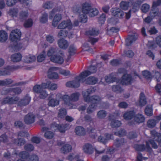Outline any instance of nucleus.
I'll return each mask as SVG.
<instances>
[{
  "instance_id": "nucleus-1",
  "label": "nucleus",
  "mask_w": 161,
  "mask_h": 161,
  "mask_svg": "<svg viewBox=\"0 0 161 161\" xmlns=\"http://www.w3.org/2000/svg\"><path fill=\"white\" fill-rule=\"evenodd\" d=\"M96 90L95 87H92L88 89L86 92H82L84 101L92 103L87 110V113L89 114L92 113L96 109L97 104L101 100V97L98 96L94 95L90 96L91 94L95 92Z\"/></svg>"
},
{
  "instance_id": "nucleus-2",
  "label": "nucleus",
  "mask_w": 161,
  "mask_h": 161,
  "mask_svg": "<svg viewBox=\"0 0 161 161\" xmlns=\"http://www.w3.org/2000/svg\"><path fill=\"white\" fill-rule=\"evenodd\" d=\"M56 52L55 48L51 47L47 52V55L51 62L61 65L64 62V54L62 53H56Z\"/></svg>"
},
{
  "instance_id": "nucleus-3",
  "label": "nucleus",
  "mask_w": 161,
  "mask_h": 161,
  "mask_svg": "<svg viewBox=\"0 0 161 161\" xmlns=\"http://www.w3.org/2000/svg\"><path fill=\"white\" fill-rule=\"evenodd\" d=\"M80 94L78 92H76L72 93L70 96L65 94L62 95L60 93H58L56 95V96L59 97L63 101L64 103L70 107V108L73 107V104L71 102H76L78 100Z\"/></svg>"
},
{
  "instance_id": "nucleus-4",
  "label": "nucleus",
  "mask_w": 161,
  "mask_h": 161,
  "mask_svg": "<svg viewBox=\"0 0 161 161\" xmlns=\"http://www.w3.org/2000/svg\"><path fill=\"white\" fill-rule=\"evenodd\" d=\"M92 6L91 3L85 2L82 5V14H80L79 16V20L82 23H86L87 21V17L86 14L90 12Z\"/></svg>"
},
{
  "instance_id": "nucleus-5",
  "label": "nucleus",
  "mask_w": 161,
  "mask_h": 161,
  "mask_svg": "<svg viewBox=\"0 0 161 161\" xmlns=\"http://www.w3.org/2000/svg\"><path fill=\"white\" fill-rule=\"evenodd\" d=\"M130 1L131 3L132 8L131 9H130L129 11L128 12L126 13L125 18L127 19H128L130 18L131 12L136 13L139 10L140 6L142 3V2L141 0H134L133 3Z\"/></svg>"
},
{
  "instance_id": "nucleus-6",
  "label": "nucleus",
  "mask_w": 161,
  "mask_h": 161,
  "mask_svg": "<svg viewBox=\"0 0 161 161\" xmlns=\"http://www.w3.org/2000/svg\"><path fill=\"white\" fill-rule=\"evenodd\" d=\"M119 83L122 85H129L132 84L133 78L130 74H124L120 79H118Z\"/></svg>"
},
{
  "instance_id": "nucleus-7",
  "label": "nucleus",
  "mask_w": 161,
  "mask_h": 161,
  "mask_svg": "<svg viewBox=\"0 0 161 161\" xmlns=\"http://www.w3.org/2000/svg\"><path fill=\"white\" fill-rule=\"evenodd\" d=\"M69 124L68 123L59 124L55 122H53L51 124V127L56 128L59 132L63 133H64L69 128Z\"/></svg>"
},
{
  "instance_id": "nucleus-8",
  "label": "nucleus",
  "mask_w": 161,
  "mask_h": 161,
  "mask_svg": "<svg viewBox=\"0 0 161 161\" xmlns=\"http://www.w3.org/2000/svg\"><path fill=\"white\" fill-rule=\"evenodd\" d=\"M21 33L19 30L15 29L13 30L10 35L9 38L13 42H17L20 40Z\"/></svg>"
},
{
  "instance_id": "nucleus-9",
  "label": "nucleus",
  "mask_w": 161,
  "mask_h": 161,
  "mask_svg": "<svg viewBox=\"0 0 161 161\" xmlns=\"http://www.w3.org/2000/svg\"><path fill=\"white\" fill-rule=\"evenodd\" d=\"M20 68L19 66H7L3 70H0V76L10 75L11 72Z\"/></svg>"
},
{
  "instance_id": "nucleus-10",
  "label": "nucleus",
  "mask_w": 161,
  "mask_h": 161,
  "mask_svg": "<svg viewBox=\"0 0 161 161\" xmlns=\"http://www.w3.org/2000/svg\"><path fill=\"white\" fill-rule=\"evenodd\" d=\"M155 42H156L154 41H148L147 43L148 47L150 49H154L158 45L161 47V35L156 37Z\"/></svg>"
},
{
  "instance_id": "nucleus-11",
  "label": "nucleus",
  "mask_w": 161,
  "mask_h": 161,
  "mask_svg": "<svg viewBox=\"0 0 161 161\" xmlns=\"http://www.w3.org/2000/svg\"><path fill=\"white\" fill-rule=\"evenodd\" d=\"M72 24L70 19L62 21L58 26V28L59 29H67L70 30L72 28Z\"/></svg>"
},
{
  "instance_id": "nucleus-12",
  "label": "nucleus",
  "mask_w": 161,
  "mask_h": 161,
  "mask_svg": "<svg viewBox=\"0 0 161 161\" xmlns=\"http://www.w3.org/2000/svg\"><path fill=\"white\" fill-rule=\"evenodd\" d=\"M19 99V98L18 97L14 98L12 97H10L8 96L3 98L2 101V103L3 104H12L15 103L16 102L18 101Z\"/></svg>"
},
{
  "instance_id": "nucleus-13",
  "label": "nucleus",
  "mask_w": 161,
  "mask_h": 161,
  "mask_svg": "<svg viewBox=\"0 0 161 161\" xmlns=\"http://www.w3.org/2000/svg\"><path fill=\"white\" fill-rule=\"evenodd\" d=\"M35 120V116L32 113H29L25 115L24 120L25 123L27 125L33 123Z\"/></svg>"
},
{
  "instance_id": "nucleus-14",
  "label": "nucleus",
  "mask_w": 161,
  "mask_h": 161,
  "mask_svg": "<svg viewBox=\"0 0 161 161\" xmlns=\"http://www.w3.org/2000/svg\"><path fill=\"white\" fill-rule=\"evenodd\" d=\"M109 119L111 121L110 125L113 128H118L121 125V121L118 120H116L114 116L112 114L109 115Z\"/></svg>"
},
{
  "instance_id": "nucleus-15",
  "label": "nucleus",
  "mask_w": 161,
  "mask_h": 161,
  "mask_svg": "<svg viewBox=\"0 0 161 161\" xmlns=\"http://www.w3.org/2000/svg\"><path fill=\"white\" fill-rule=\"evenodd\" d=\"M111 12L113 16L120 19L122 18L124 15V13L119 8H112L111 9Z\"/></svg>"
},
{
  "instance_id": "nucleus-16",
  "label": "nucleus",
  "mask_w": 161,
  "mask_h": 161,
  "mask_svg": "<svg viewBox=\"0 0 161 161\" xmlns=\"http://www.w3.org/2000/svg\"><path fill=\"white\" fill-rule=\"evenodd\" d=\"M31 98L29 95L27 94L23 99H21L18 102V105L20 106H26L30 103Z\"/></svg>"
},
{
  "instance_id": "nucleus-17",
  "label": "nucleus",
  "mask_w": 161,
  "mask_h": 161,
  "mask_svg": "<svg viewBox=\"0 0 161 161\" xmlns=\"http://www.w3.org/2000/svg\"><path fill=\"white\" fill-rule=\"evenodd\" d=\"M76 80H72L66 82V86L73 88L79 87L80 85V82L81 81L80 79V80L78 79H75Z\"/></svg>"
},
{
  "instance_id": "nucleus-18",
  "label": "nucleus",
  "mask_w": 161,
  "mask_h": 161,
  "mask_svg": "<svg viewBox=\"0 0 161 161\" xmlns=\"http://www.w3.org/2000/svg\"><path fill=\"white\" fill-rule=\"evenodd\" d=\"M135 114V112L133 110L127 111L123 114V117L125 120H129L134 118Z\"/></svg>"
},
{
  "instance_id": "nucleus-19",
  "label": "nucleus",
  "mask_w": 161,
  "mask_h": 161,
  "mask_svg": "<svg viewBox=\"0 0 161 161\" xmlns=\"http://www.w3.org/2000/svg\"><path fill=\"white\" fill-rule=\"evenodd\" d=\"M83 150L84 152L88 154H92L94 151V148L90 144L86 143L83 146Z\"/></svg>"
},
{
  "instance_id": "nucleus-20",
  "label": "nucleus",
  "mask_w": 161,
  "mask_h": 161,
  "mask_svg": "<svg viewBox=\"0 0 161 161\" xmlns=\"http://www.w3.org/2000/svg\"><path fill=\"white\" fill-rule=\"evenodd\" d=\"M30 155L27 152L25 151L20 152L18 154V156L20 158L17 160V161H26L28 159Z\"/></svg>"
},
{
  "instance_id": "nucleus-21",
  "label": "nucleus",
  "mask_w": 161,
  "mask_h": 161,
  "mask_svg": "<svg viewBox=\"0 0 161 161\" xmlns=\"http://www.w3.org/2000/svg\"><path fill=\"white\" fill-rule=\"evenodd\" d=\"M105 81L108 84L116 82L117 83H119L118 79L116 77L113 76L112 74L106 75L104 77Z\"/></svg>"
},
{
  "instance_id": "nucleus-22",
  "label": "nucleus",
  "mask_w": 161,
  "mask_h": 161,
  "mask_svg": "<svg viewBox=\"0 0 161 161\" xmlns=\"http://www.w3.org/2000/svg\"><path fill=\"white\" fill-rule=\"evenodd\" d=\"M42 86L45 88H47L51 90H55L57 87V84L51 83L50 81H47L46 83H42Z\"/></svg>"
},
{
  "instance_id": "nucleus-23",
  "label": "nucleus",
  "mask_w": 161,
  "mask_h": 161,
  "mask_svg": "<svg viewBox=\"0 0 161 161\" xmlns=\"http://www.w3.org/2000/svg\"><path fill=\"white\" fill-rule=\"evenodd\" d=\"M56 67H50L48 70V77L50 79H57L58 78V74L56 72H53Z\"/></svg>"
},
{
  "instance_id": "nucleus-24",
  "label": "nucleus",
  "mask_w": 161,
  "mask_h": 161,
  "mask_svg": "<svg viewBox=\"0 0 161 161\" xmlns=\"http://www.w3.org/2000/svg\"><path fill=\"white\" fill-rule=\"evenodd\" d=\"M147 103V98L144 93L141 92L139 96V100L138 103V106L142 107L144 106Z\"/></svg>"
},
{
  "instance_id": "nucleus-25",
  "label": "nucleus",
  "mask_w": 161,
  "mask_h": 161,
  "mask_svg": "<svg viewBox=\"0 0 161 161\" xmlns=\"http://www.w3.org/2000/svg\"><path fill=\"white\" fill-rule=\"evenodd\" d=\"M75 134L79 136H84L86 133V131L85 129L81 126H76L75 129Z\"/></svg>"
},
{
  "instance_id": "nucleus-26",
  "label": "nucleus",
  "mask_w": 161,
  "mask_h": 161,
  "mask_svg": "<svg viewBox=\"0 0 161 161\" xmlns=\"http://www.w3.org/2000/svg\"><path fill=\"white\" fill-rule=\"evenodd\" d=\"M134 120L137 124H140L145 121V118L142 114L138 113L135 115Z\"/></svg>"
},
{
  "instance_id": "nucleus-27",
  "label": "nucleus",
  "mask_w": 161,
  "mask_h": 161,
  "mask_svg": "<svg viewBox=\"0 0 161 161\" xmlns=\"http://www.w3.org/2000/svg\"><path fill=\"white\" fill-rule=\"evenodd\" d=\"M151 134L154 137L156 141L158 142L159 145L161 147V134L158 133L155 130L151 131Z\"/></svg>"
},
{
  "instance_id": "nucleus-28",
  "label": "nucleus",
  "mask_w": 161,
  "mask_h": 161,
  "mask_svg": "<svg viewBox=\"0 0 161 161\" xmlns=\"http://www.w3.org/2000/svg\"><path fill=\"white\" fill-rule=\"evenodd\" d=\"M58 44L60 48L64 49L67 48L69 46L67 41L63 38L58 40Z\"/></svg>"
},
{
  "instance_id": "nucleus-29",
  "label": "nucleus",
  "mask_w": 161,
  "mask_h": 161,
  "mask_svg": "<svg viewBox=\"0 0 161 161\" xmlns=\"http://www.w3.org/2000/svg\"><path fill=\"white\" fill-rule=\"evenodd\" d=\"M98 81V78L94 76H89L85 80L86 83L90 85H95Z\"/></svg>"
},
{
  "instance_id": "nucleus-30",
  "label": "nucleus",
  "mask_w": 161,
  "mask_h": 161,
  "mask_svg": "<svg viewBox=\"0 0 161 161\" xmlns=\"http://www.w3.org/2000/svg\"><path fill=\"white\" fill-rule=\"evenodd\" d=\"M91 75V73L88 70H85L80 74L79 76L75 77V79H78L80 80V79L81 80H83L86 77Z\"/></svg>"
},
{
  "instance_id": "nucleus-31",
  "label": "nucleus",
  "mask_w": 161,
  "mask_h": 161,
  "mask_svg": "<svg viewBox=\"0 0 161 161\" xmlns=\"http://www.w3.org/2000/svg\"><path fill=\"white\" fill-rule=\"evenodd\" d=\"M99 32L98 30L95 28H93L91 30L86 31L85 32V35L87 36H96L98 35Z\"/></svg>"
},
{
  "instance_id": "nucleus-32",
  "label": "nucleus",
  "mask_w": 161,
  "mask_h": 161,
  "mask_svg": "<svg viewBox=\"0 0 161 161\" xmlns=\"http://www.w3.org/2000/svg\"><path fill=\"white\" fill-rule=\"evenodd\" d=\"M104 136L105 137L101 136V142L104 144L106 143L108 140L114 139L113 135L111 134L106 133L105 134Z\"/></svg>"
},
{
  "instance_id": "nucleus-33",
  "label": "nucleus",
  "mask_w": 161,
  "mask_h": 161,
  "mask_svg": "<svg viewBox=\"0 0 161 161\" xmlns=\"http://www.w3.org/2000/svg\"><path fill=\"white\" fill-rule=\"evenodd\" d=\"M22 57L21 54L20 53H17L12 55L11 58L12 61L14 62H17L21 60Z\"/></svg>"
},
{
  "instance_id": "nucleus-34",
  "label": "nucleus",
  "mask_w": 161,
  "mask_h": 161,
  "mask_svg": "<svg viewBox=\"0 0 161 161\" xmlns=\"http://www.w3.org/2000/svg\"><path fill=\"white\" fill-rule=\"evenodd\" d=\"M72 147L69 144L64 145L61 148V151L64 154H67L71 151Z\"/></svg>"
},
{
  "instance_id": "nucleus-35",
  "label": "nucleus",
  "mask_w": 161,
  "mask_h": 161,
  "mask_svg": "<svg viewBox=\"0 0 161 161\" xmlns=\"http://www.w3.org/2000/svg\"><path fill=\"white\" fill-rule=\"evenodd\" d=\"M62 19V16L61 14H56L54 16L53 22L52 25L54 27H56L57 25L58 22Z\"/></svg>"
},
{
  "instance_id": "nucleus-36",
  "label": "nucleus",
  "mask_w": 161,
  "mask_h": 161,
  "mask_svg": "<svg viewBox=\"0 0 161 161\" xmlns=\"http://www.w3.org/2000/svg\"><path fill=\"white\" fill-rule=\"evenodd\" d=\"M136 40V38L134 36L130 35L125 40V45L127 46H130Z\"/></svg>"
},
{
  "instance_id": "nucleus-37",
  "label": "nucleus",
  "mask_w": 161,
  "mask_h": 161,
  "mask_svg": "<svg viewBox=\"0 0 161 161\" xmlns=\"http://www.w3.org/2000/svg\"><path fill=\"white\" fill-rule=\"evenodd\" d=\"M145 114L149 116L153 115V108L152 105H147L146 107L144 110Z\"/></svg>"
},
{
  "instance_id": "nucleus-38",
  "label": "nucleus",
  "mask_w": 161,
  "mask_h": 161,
  "mask_svg": "<svg viewBox=\"0 0 161 161\" xmlns=\"http://www.w3.org/2000/svg\"><path fill=\"white\" fill-rule=\"evenodd\" d=\"M125 139H116L114 142V145L117 147H119L123 145L125 142Z\"/></svg>"
},
{
  "instance_id": "nucleus-39",
  "label": "nucleus",
  "mask_w": 161,
  "mask_h": 161,
  "mask_svg": "<svg viewBox=\"0 0 161 161\" xmlns=\"http://www.w3.org/2000/svg\"><path fill=\"white\" fill-rule=\"evenodd\" d=\"M8 37L7 32L4 31H0V42H4L7 39Z\"/></svg>"
},
{
  "instance_id": "nucleus-40",
  "label": "nucleus",
  "mask_w": 161,
  "mask_h": 161,
  "mask_svg": "<svg viewBox=\"0 0 161 161\" xmlns=\"http://www.w3.org/2000/svg\"><path fill=\"white\" fill-rule=\"evenodd\" d=\"M142 74L144 77L147 80H151L152 76L151 72L147 70H144L142 72Z\"/></svg>"
},
{
  "instance_id": "nucleus-41",
  "label": "nucleus",
  "mask_w": 161,
  "mask_h": 161,
  "mask_svg": "<svg viewBox=\"0 0 161 161\" xmlns=\"http://www.w3.org/2000/svg\"><path fill=\"white\" fill-rule=\"evenodd\" d=\"M43 89H45L42 86V83L41 85H36L33 87V91L36 93H40L43 90Z\"/></svg>"
},
{
  "instance_id": "nucleus-42",
  "label": "nucleus",
  "mask_w": 161,
  "mask_h": 161,
  "mask_svg": "<svg viewBox=\"0 0 161 161\" xmlns=\"http://www.w3.org/2000/svg\"><path fill=\"white\" fill-rule=\"evenodd\" d=\"M14 142L17 145L22 146L24 145L25 143V140L22 138L15 139L14 140Z\"/></svg>"
},
{
  "instance_id": "nucleus-43",
  "label": "nucleus",
  "mask_w": 161,
  "mask_h": 161,
  "mask_svg": "<svg viewBox=\"0 0 161 161\" xmlns=\"http://www.w3.org/2000/svg\"><path fill=\"white\" fill-rule=\"evenodd\" d=\"M59 103L58 100L54 98H51L49 100L48 103V105L49 106L54 107L58 105Z\"/></svg>"
},
{
  "instance_id": "nucleus-44",
  "label": "nucleus",
  "mask_w": 161,
  "mask_h": 161,
  "mask_svg": "<svg viewBox=\"0 0 161 161\" xmlns=\"http://www.w3.org/2000/svg\"><path fill=\"white\" fill-rule=\"evenodd\" d=\"M129 1V2L121 1L120 4V8L124 10H127L129 7L130 3H131L130 1Z\"/></svg>"
},
{
  "instance_id": "nucleus-45",
  "label": "nucleus",
  "mask_w": 161,
  "mask_h": 161,
  "mask_svg": "<svg viewBox=\"0 0 161 161\" xmlns=\"http://www.w3.org/2000/svg\"><path fill=\"white\" fill-rule=\"evenodd\" d=\"M45 114V109L43 107H41L38 109V113L36 114V116L37 118H42Z\"/></svg>"
},
{
  "instance_id": "nucleus-46",
  "label": "nucleus",
  "mask_w": 161,
  "mask_h": 161,
  "mask_svg": "<svg viewBox=\"0 0 161 161\" xmlns=\"http://www.w3.org/2000/svg\"><path fill=\"white\" fill-rule=\"evenodd\" d=\"M134 148L138 151L143 152L145 151V145L144 144H136L134 146Z\"/></svg>"
},
{
  "instance_id": "nucleus-47",
  "label": "nucleus",
  "mask_w": 161,
  "mask_h": 161,
  "mask_svg": "<svg viewBox=\"0 0 161 161\" xmlns=\"http://www.w3.org/2000/svg\"><path fill=\"white\" fill-rule=\"evenodd\" d=\"M157 121L155 119H151L148 120L147 122V126L150 128H153L157 124Z\"/></svg>"
},
{
  "instance_id": "nucleus-48",
  "label": "nucleus",
  "mask_w": 161,
  "mask_h": 161,
  "mask_svg": "<svg viewBox=\"0 0 161 161\" xmlns=\"http://www.w3.org/2000/svg\"><path fill=\"white\" fill-rule=\"evenodd\" d=\"M126 131L125 130L122 129H121L118 131L115 132L114 133V135L120 137L124 136L126 135Z\"/></svg>"
},
{
  "instance_id": "nucleus-49",
  "label": "nucleus",
  "mask_w": 161,
  "mask_h": 161,
  "mask_svg": "<svg viewBox=\"0 0 161 161\" xmlns=\"http://www.w3.org/2000/svg\"><path fill=\"white\" fill-rule=\"evenodd\" d=\"M67 114V111L66 109L64 108H60L58 114V117L61 119L64 118Z\"/></svg>"
},
{
  "instance_id": "nucleus-50",
  "label": "nucleus",
  "mask_w": 161,
  "mask_h": 161,
  "mask_svg": "<svg viewBox=\"0 0 161 161\" xmlns=\"http://www.w3.org/2000/svg\"><path fill=\"white\" fill-rule=\"evenodd\" d=\"M112 89L113 91L115 92L121 93L123 91V89L119 85H114L112 86Z\"/></svg>"
},
{
  "instance_id": "nucleus-51",
  "label": "nucleus",
  "mask_w": 161,
  "mask_h": 161,
  "mask_svg": "<svg viewBox=\"0 0 161 161\" xmlns=\"http://www.w3.org/2000/svg\"><path fill=\"white\" fill-rule=\"evenodd\" d=\"M76 49L72 45H70L69 49V55L68 58H70L76 53Z\"/></svg>"
},
{
  "instance_id": "nucleus-52",
  "label": "nucleus",
  "mask_w": 161,
  "mask_h": 161,
  "mask_svg": "<svg viewBox=\"0 0 161 161\" xmlns=\"http://www.w3.org/2000/svg\"><path fill=\"white\" fill-rule=\"evenodd\" d=\"M40 21L42 24H45L48 21V14L45 13L42 14V17L40 18Z\"/></svg>"
},
{
  "instance_id": "nucleus-53",
  "label": "nucleus",
  "mask_w": 161,
  "mask_h": 161,
  "mask_svg": "<svg viewBox=\"0 0 161 161\" xmlns=\"http://www.w3.org/2000/svg\"><path fill=\"white\" fill-rule=\"evenodd\" d=\"M33 24V21L32 19H29L26 20L24 24V26L25 28L31 27Z\"/></svg>"
},
{
  "instance_id": "nucleus-54",
  "label": "nucleus",
  "mask_w": 161,
  "mask_h": 161,
  "mask_svg": "<svg viewBox=\"0 0 161 161\" xmlns=\"http://www.w3.org/2000/svg\"><path fill=\"white\" fill-rule=\"evenodd\" d=\"M53 4L52 1H47L43 4V7L45 9H50L53 7Z\"/></svg>"
},
{
  "instance_id": "nucleus-55",
  "label": "nucleus",
  "mask_w": 161,
  "mask_h": 161,
  "mask_svg": "<svg viewBox=\"0 0 161 161\" xmlns=\"http://www.w3.org/2000/svg\"><path fill=\"white\" fill-rule=\"evenodd\" d=\"M98 13V10L95 8H92L91 9L90 12L88 13L89 16L91 17H93L97 15Z\"/></svg>"
},
{
  "instance_id": "nucleus-56",
  "label": "nucleus",
  "mask_w": 161,
  "mask_h": 161,
  "mask_svg": "<svg viewBox=\"0 0 161 161\" xmlns=\"http://www.w3.org/2000/svg\"><path fill=\"white\" fill-rule=\"evenodd\" d=\"M0 142L4 143H7L8 142V136L6 134H3L0 136Z\"/></svg>"
},
{
  "instance_id": "nucleus-57",
  "label": "nucleus",
  "mask_w": 161,
  "mask_h": 161,
  "mask_svg": "<svg viewBox=\"0 0 161 161\" xmlns=\"http://www.w3.org/2000/svg\"><path fill=\"white\" fill-rule=\"evenodd\" d=\"M24 148L26 151L31 152L34 150V147L32 144L28 143L25 145Z\"/></svg>"
},
{
  "instance_id": "nucleus-58",
  "label": "nucleus",
  "mask_w": 161,
  "mask_h": 161,
  "mask_svg": "<svg viewBox=\"0 0 161 161\" xmlns=\"http://www.w3.org/2000/svg\"><path fill=\"white\" fill-rule=\"evenodd\" d=\"M54 133L51 131H47L44 134L45 137L48 139H51L53 138L54 136Z\"/></svg>"
},
{
  "instance_id": "nucleus-59",
  "label": "nucleus",
  "mask_w": 161,
  "mask_h": 161,
  "mask_svg": "<svg viewBox=\"0 0 161 161\" xmlns=\"http://www.w3.org/2000/svg\"><path fill=\"white\" fill-rule=\"evenodd\" d=\"M150 7V6L149 4L145 3L142 5L141 9L143 13H146L149 11Z\"/></svg>"
},
{
  "instance_id": "nucleus-60",
  "label": "nucleus",
  "mask_w": 161,
  "mask_h": 161,
  "mask_svg": "<svg viewBox=\"0 0 161 161\" xmlns=\"http://www.w3.org/2000/svg\"><path fill=\"white\" fill-rule=\"evenodd\" d=\"M97 65H91L88 68V71H89L91 73V75L92 74L95 73L97 71Z\"/></svg>"
},
{
  "instance_id": "nucleus-61",
  "label": "nucleus",
  "mask_w": 161,
  "mask_h": 161,
  "mask_svg": "<svg viewBox=\"0 0 161 161\" xmlns=\"http://www.w3.org/2000/svg\"><path fill=\"white\" fill-rule=\"evenodd\" d=\"M43 53L44 54L40 53L37 57V60L38 62H41L44 60L46 58L45 52L44 51Z\"/></svg>"
},
{
  "instance_id": "nucleus-62",
  "label": "nucleus",
  "mask_w": 161,
  "mask_h": 161,
  "mask_svg": "<svg viewBox=\"0 0 161 161\" xmlns=\"http://www.w3.org/2000/svg\"><path fill=\"white\" fill-rule=\"evenodd\" d=\"M10 91L13 92L16 94H20L22 92L21 89L18 87L11 88Z\"/></svg>"
},
{
  "instance_id": "nucleus-63",
  "label": "nucleus",
  "mask_w": 161,
  "mask_h": 161,
  "mask_svg": "<svg viewBox=\"0 0 161 161\" xmlns=\"http://www.w3.org/2000/svg\"><path fill=\"white\" fill-rule=\"evenodd\" d=\"M18 13V10L15 8L11 9L9 10V13L10 15L12 17L17 16Z\"/></svg>"
},
{
  "instance_id": "nucleus-64",
  "label": "nucleus",
  "mask_w": 161,
  "mask_h": 161,
  "mask_svg": "<svg viewBox=\"0 0 161 161\" xmlns=\"http://www.w3.org/2000/svg\"><path fill=\"white\" fill-rule=\"evenodd\" d=\"M68 34V31L66 30H62L60 31L58 33V36H63L66 37Z\"/></svg>"
}]
</instances>
